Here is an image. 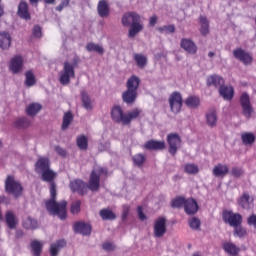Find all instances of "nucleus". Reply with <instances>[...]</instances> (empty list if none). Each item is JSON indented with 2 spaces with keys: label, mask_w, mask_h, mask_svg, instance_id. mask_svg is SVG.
<instances>
[{
  "label": "nucleus",
  "mask_w": 256,
  "mask_h": 256,
  "mask_svg": "<svg viewBox=\"0 0 256 256\" xmlns=\"http://www.w3.org/2000/svg\"><path fill=\"white\" fill-rule=\"evenodd\" d=\"M42 181L50 183V199L46 200L45 207L50 215H57L61 221L67 219V201L62 200L57 202V185L55 184V177L57 173L48 169L44 172H40Z\"/></svg>",
  "instance_id": "nucleus-1"
},
{
  "label": "nucleus",
  "mask_w": 256,
  "mask_h": 256,
  "mask_svg": "<svg viewBox=\"0 0 256 256\" xmlns=\"http://www.w3.org/2000/svg\"><path fill=\"white\" fill-rule=\"evenodd\" d=\"M109 169L99 166L94 168L90 173L88 185L81 179H76L70 182V189L72 193H78V195H87V189L90 191H99L101 187V177H108Z\"/></svg>",
  "instance_id": "nucleus-2"
},
{
  "label": "nucleus",
  "mask_w": 256,
  "mask_h": 256,
  "mask_svg": "<svg viewBox=\"0 0 256 256\" xmlns=\"http://www.w3.org/2000/svg\"><path fill=\"white\" fill-rule=\"evenodd\" d=\"M141 113H143V110L139 108H134L133 110L125 113L121 106L114 105L111 108L110 115L114 123H118L120 125H123L124 127H130L132 121H135V119H139V117H141Z\"/></svg>",
  "instance_id": "nucleus-3"
},
{
  "label": "nucleus",
  "mask_w": 256,
  "mask_h": 256,
  "mask_svg": "<svg viewBox=\"0 0 256 256\" xmlns=\"http://www.w3.org/2000/svg\"><path fill=\"white\" fill-rule=\"evenodd\" d=\"M122 25H124V27H130L128 35L131 39L141 33L143 29L141 16L136 12L125 13L122 17Z\"/></svg>",
  "instance_id": "nucleus-4"
},
{
  "label": "nucleus",
  "mask_w": 256,
  "mask_h": 256,
  "mask_svg": "<svg viewBox=\"0 0 256 256\" xmlns=\"http://www.w3.org/2000/svg\"><path fill=\"white\" fill-rule=\"evenodd\" d=\"M141 85V79L139 76L132 75L126 82V91L122 93V100L127 105H132L134 101H137V91Z\"/></svg>",
  "instance_id": "nucleus-5"
},
{
  "label": "nucleus",
  "mask_w": 256,
  "mask_h": 256,
  "mask_svg": "<svg viewBox=\"0 0 256 256\" xmlns=\"http://www.w3.org/2000/svg\"><path fill=\"white\" fill-rule=\"evenodd\" d=\"M5 191L14 197H21L23 195V186L21 182L15 180V177L9 175L5 180Z\"/></svg>",
  "instance_id": "nucleus-6"
},
{
  "label": "nucleus",
  "mask_w": 256,
  "mask_h": 256,
  "mask_svg": "<svg viewBox=\"0 0 256 256\" xmlns=\"http://www.w3.org/2000/svg\"><path fill=\"white\" fill-rule=\"evenodd\" d=\"M75 78V64L64 62L63 69L60 71L59 81L61 85H69L71 79Z\"/></svg>",
  "instance_id": "nucleus-7"
},
{
  "label": "nucleus",
  "mask_w": 256,
  "mask_h": 256,
  "mask_svg": "<svg viewBox=\"0 0 256 256\" xmlns=\"http://www.w3.org/2000/svg\"><path fill=\"white\" fill-rule=\"evenodd\" d=\"M222 219L224 223H227L230 227H239V225L243 223V216L231 210H223Z\"/></svg>",
  "instance_id": "nucleus-8"
},
{
  "label": "nucleus",
  "mask_w": 256,
  "mask_h": 256,
  "mask_svg": "<svg viewBox=\"0 0 256 256\" xmlns=\"http://www.w3.org/2000/svg\"><path fill=\"white\" fill-rule=\"evenodd\" d=\"M168 102L172 113H181V109L183 108V96L180 92H172L168 98Z\"/></svg>",
  "instance_id": "nucleus-9"
},
{
  "label": "nucleus",
  "mask_w": 256,
  "mask_h": 256,
  "mask_svg": "<svg viewBox=\"0 0 256 256\" xmlns=\"http://www.w3.org/2000/svg\"><path fill=\"white\" fill-rule=\"evenodd\" d=\"M167 143L169 145L168 152L172 157H175L177 155V151L179 150V147H181V136L177 133H170L167 135Z\"/></svg>",
  "instance_id": "nucleus-10"
},
{
  "label": "nucleus",
  "mask_w": 256,
  "mask_h": 256,
  "mask_svg": "<svg viewBox=\"0 0 256 256\" xmlns=\"http://www.w3.org/2000/svg\"><path fill=\"white\" fill-rule=\"evenodd\" d=\"M240 105L242 107V114L246 119H249L251 115H253L254 110L253 106L251 105V98L247 92H243L240 96Z\"/></svg>",
  "instance_id": "nucleus-11"
},
{
  "label": "nucleus",
  "mask_w": 256,
  "mask_h": 256,
  "mask_svg": "<svg viewBox=\"0 0 256 256\" xmlns=\"http://www.w3.org/2000/svg\"><path fill=\"white\" fill-rule=\"evenodd\" d=\"M153 233L154 237L158 239L167 233V219L165 217H159L154 221Z\"/></svg>",
  "instance_id": "nucleus-12"
},
{
  "label": "nucleus",
  "mask_w": 256,
  "mask_h": 256,
  "mask_svg": "<svg viewBox=\"0 0 256 256\" xmlns=\"http://www.w3.org/2000/svg\"><path fill=\"white\" fill-rule=\"evenodd\" d=\"M233 57L243 63V65H252L253 64V55L245 51L243 48H236L233 50Z\"/></svg>",
  "instance_id": "nucleus-13"
},
{
  "label": "nucleus",
  "mask_w": 256,
  "mask_h": 256,
  "mask_svg": "<svg viewBox=\"0 0 256 256\" xmlns=\"http://www.w3.org/2000/svg\"><path fill=\"white\" fill-rule=\"evenodd\" d=\"M147 151H163L165 150L166 144L164 140H148L143 145Z\"/></svg>",
  "instance_id": "nucleus-14"
},
{
  "label": "nucleus",
  "mask_w": 256,
  "mask_h": 256,
  "mask_svg": "<svg viewBox=\"0 0 256 256\" xmlns=\"http://www.w3.org/2000/svg\"><path fill=\"white\" fill-rule=\"evenodd\" d=\"M10 71L16 75L23 69V56L16 55L10 60L9 64Z\"/></svg>",
  "instance_id": "nucleus-15"
},
{
  "label": "nucleus",
  "mask_w": 256,
  "mask_h": 256,
  "mask_svg": "<svg viewBox=\"0 0 256 256\" xmlns=\"http://www.w3.org/2000/svg\"><path fill=\"white\" fill-rule=\"evenodd\" d=\"M17 15L20 19H24L25 21H31V13L29 12V4L25 1H20L18 4Z\"/></svg>",
  "instance_id": "nucleus-16"
},
{
  "label": "nucleus",
  "mask_w": 256,
  "mask_h": 256,
  "mask_svg": "<svg viewBox=\"0 0 256 256\" xmlns=\"http://www.w3.org/2000/svg\"><path fill=\"white\" fill-rule=\"evenodd\" d=\"M5 221L8 229H17V225H19V218H17V215H15L13 210L6 211Z\"/></svg>",
  "instance_id": "nucleus-17"
},
{
  "label": "nucleus",
  "mask_w": 256,
  "mask_h": 256,
  "mask_svg": "<svg viewBox=\"0 0 256 256\" xmlns=\"http://www.w3.org/2000/svg\"><path fill=\"white\" fill-rule=\"evenodd\" d=\"M51 169V161L47 157H40L35 164L36 173H43L44 171H48Z\"/></svg>",
  "instance_id": "nucleus-18"
},
{
  "label": "nucleus",
  "mask_w": 256,
  "mask_h": 256,
  "mask_svg": "<svg viewBox=\"0 0 256 256\" xmlns=\"http://www.w3.org/2000/svg\"><path fill=\"white\" fill-rule=\"evenodd\" d=\"M180 46L184 51L190 53V55H195L197 53V45L191 39L183 38L180 42Z\"/></svg>",
  "instance_id": "nucleus-19"
},
{
  "label": "nucleus",
  "mask_w": 256,
  "mask_h": 256,
  "mask_svg": "<svg viewBox=\"0 0 256 256\" xmlns=\"http://www.w3.org/2000/svg\"><path fill=\"white\" fill-rule=\"evenodd\" d=\"M184 210L187 215H195L199 211V204L193 198L186 199Z\"/></svg>",
  "instance_id": "nucleus-20"
},
{
  "label": "nucleus",
  "mask_w": 256,
  "mask_h": 256,
  "mask_svg": "<svg viewBox=\"0 0 256 256\" xmlns=\"http://www.w3.org/2000/svg\"><path fill=\"white\" fill-rule=\"evenodd\" d=\"M254 198L249 195V192H243L242 196L238 200V204L242 209H251L253 205Z\"/></svg>",
  "instance_id": "nucleus-21"
},
{
  "label": "nucleus",
  "mask_w": 256,
  "mask_h": 256,
  "mask_svg": "<svg viewBox=\"0 0 256 256\" xmlns=\"http://www.w3.org/2000/svg\"><path fill=\"white\" fill-rule=\"evenodd\" d=\"M75 233H80V235H91V224L84 222H76L73 226Z\"/></svg>",
  "instance_id": "nucleus-22"
},
{
  "label": "nucleus",
  "mask_w": 256,
  "mask_h": 256,
  "mask_svg": "<svg viewBox=\"0 0 256 256\" xmlns=\"http://www.w3.org/2000/svg\"><path fill=\"white\" fill-rule=\"evenodd\" d=\"M11 34L7 31L0 32V49L7 50L11 47Z\"/></svg>",
  "instance_id": "nucleus-23"
},
{
  "label": "nucleus",
  "mask_w": 256,
  "mask_h": 256,
  "mask_svg": "<svg viewBox=\"0 0 256 256\" xmlns=\"http://www.w3.org/2000/svg\"><path fill=\"white\" fill-rule=\"evenodd\" d=\"M97 12L99 17H102L103 19L108 17L110 13L109 2H107V0H100L97 6Z\"/></svg>",
  "instance_id": "nucleus-24"
},
{
  "label": "nucleus",
  "mask_w": 256,
  "mask_h": 256,
  "mask_svg": "<svg viewBox=\"0 0 256 256\" xmlns=\"http://www.w3.org/2000/svg\"><path fill=\"white\" fill-rule=\"evenodd\" d=\"M219 93L221 97H223V99H225L226 101H231V99H233L235 95V90L233 89L232 86L222 85L219 88Z\"/></svg>",
  "instance_id": "nucleus-25"
},
{
  "label": "nucleus",
  "mask_w": 256,
  "mask_h": 256,
  "mask_svg": "<svg viewBox=\"0 0 256 256\" xmlns=\"http://www.w3.org/2000/svg\"><path fill=\"white\" fill-rule=\"evenodd\" d=\"M211 85H213L214 87H219V89H221V87L225 85V80L219 75H211L207 78V86L211 87Z\"/></svg>",
  "instance_id": "nucleus-26"
},
{
  "label": "nucleus",
  "mask_w": 256,
  "mask_h": 256,
  "mask_svg": "<svg viewBox=\"0 0 256 256\" xmlns=\"http://www.w3.org/2000/svg\"><path fill=\"white\" fill-rule=\"evenodd\" d=\"M212 173L214 177H225L229 173V166L227 164L219 163L214 166Z\"/></svg>",
  "instance_id": "nucleus-27"
},
{
  "label": "nucleus",
  "mask_w": 256,
  "mask_h": 256,
  "mask_svg": "<svg viewBox=\"0 0 256 256\" xmlns=\"http://www.w3.org/2000/svg\"><path fill=\"white\" fill-rule=\"evenodd\" d=\"M222 248L225 253L231 256L239 255V251H241L239 247H237V245H235L233 242H224L222 244Z\"/></svg>",
  "instance_id": "nucleus-28"
},
{
  "label": "nucleus",
  "mask_w": 256,
  "mask_h": 256,
  "mask_svg": "<svg viewBox=\"0 0 256 256\" xmlns=\"http://www.w3.org/2000/svg\"><path fill=\"white\" fill-rule=\"evenodd\" d=\"M184 103L189 109H197L201 105V99L199 96H188Z\"/></svg>",
  "instance_id": "nucleus-29"
},
{
  "label": "nucleus",
  "mask_w": 256,
  "mask_h": 256,
  "mask_svg": "<svg viewBox=\"0 0 256 256\" xmlns=\"http://www.w3.org/2000/svg\"><path fill=\"white\" fill-rule=\"evenodd\" d=\"M99 215L103 221H115L117 219V215L109 208L100 210Z\"/></svg>",
  "instance_id": "nucleus-30"
},
{
  "label": "nucleus",
  "mask_w": 256,
  "mask_h": 256,
  "mask_svg": "<svg viewBox=\"0 0 256 256\" xmlns=\"http://www.w3.org/2000/svg\"><path fill=\"white\" fill-rule=\"evenodd\" d=\"M14 127L16 129H29L31 127V120L27 117H21L14 121Z\"/></svg>",
  "instance_id": "nucleus-31"
},
{
  "label": "nucleus",
  "mask_w": 256,
  "mask_h": 256,
  "mask_svg": "<svg viewBox=\"0 0 256 256\" xmlns=\"http://www.w3.org/2000/svg\"><path fill=\"white\" fill-rule=\"evenodd\" d=\"M76 144L80 151H87L89 149V139L85 135H80L76 138Z\"/></svg>",
  "instance_id": "nucleus-32"
},
{
  "label": "nucleus",
  "mask_w": 256,
  "mask_h": 256,
  "mask_svg": "<svg viewBox=\"0 0 256 256\" xmlns=\"http://www.w3.org/2000/svg\"><path fill=\"white\" fill-rule=\"evenodd\" d=\"M133 59L139 69H145L147 67V56L135 53Z\"/></svg>",
  "instance_id": "nucleus-33"
},
{
  "label": "nucleus",
  "mask_w": 256,
  "mask_h": 256,
  "mask_svg": "<svg viewBox=\"0 0 256 256\" xmlns=\"http://www.w3.org/2000/svg\"><path fill=\"white\" fill-rule=\"evenodd\" d=\"M67 245V242L65 240H58L56 243L51 244L50 246V255L51 256H57L60 249H63Z\"/></svg>",
  "instance_id": "nucleus-34"
},
{
  "label": "nucleus",
  "mask_w": 256,
  "mask_h": 256,
  "mask_svg": "<svg viewBox=\"0 0 256 256\" xmlns=\"http://www.w3.org/2000/svg\"><path fill=\"white\" fill-rule=\"evenodd\" d=\"M200 33L203 37L209 35V20L205 16H200Z\"/></svg>",
  "instance_id": "nucleus-35"
},
{
  "label": "nucleus",
  "mask_w": 256,
  "mask_h": 256,
  "mask_svg": "<svg viewBox=\"0 0 256 256\" xmlns=\"http://www.w3.org/2000/svg\"><path fill=\"white\" fill-rule=\"evenodd\" d=\"M43 107L39 103H32L26 108V114L29 115V117H35L39 111H41Z\"/></svg>",
  "instance_id": "nucleus-36"
},
{
  "label": "nucleus",
  "mask_w": 256,
  "mask_h": 256,
  "mask_svg": "<svg viewBox=\"0 0 256 256\" xmlns=\"http://www.w3.org/2000/svg\"><path fill=\"white\" fill-rule=\"evenodd\" d=\"M30 247L34 256H41V251L43 250V243L39 240H32Z\"/></svg>",
  "instance_id": "nucleus-37"
},
{
  "label": "nucleus",
  "mask_w": 256,
  "mask_h": 256,
  "mask_svg": "<svg viewBox=\"0 0 256 256\" xmlns=\"http://www.w3.org/2000/svg\"><path fill=\"white\" fill-rule=\"evenodd\" d=\"M71 123H73V113H71V111L65 112L61 126L62 131H66V129H69Z\"/></svg>",
  "instance_id": "nucleus-38"
},
{
  "label": "nucleus",
  "mask_w": 256,
  "mask_h": 256,
  "mask_svg": "<svg viewBox=\"0 0 256 256\" xmlns=\"http://www.w3.org/2000/svg\"><path fill=\"white\" fill-rule=\"evenodd\" d=\"M86 50L89 53H92L94 51V53H98V55H103V53H105V49H103V46L95 44L93 42H90L86 45Z\"/></svg>",
  "instance_id": "nucleus-39"
},
{
  "label": "nucleus",
  "mask_w": 256,
  "mask_h": 256,
  "mask_svg": "<svg viewBox=\"0 0 256 256\" xmlns=\"http://www.w3.org/2000/svg\"><path fill=\"white\" fill-rule=\"evenodd\" d=\"M206 122L209 127L217 125V112L215 110H211L206 114Z\"/></svg>",
  "instance_id": "nucleus-40"
},
{
  "label": "nucleus",
  "mask_w": 256,
  "mask_h": 256,
  "mask_svg": "<svg viewBox=\"0 0 256 256\" xmlns=\"http://www.w3.org/2000/svg\"><path fill=\"white\" fill-rule=\"evenodd\" d=\"M243 145H253L255 143V134L251 132H244L241 134Z\"/></svg>",
  "instance_id": "nucleus-41"
},
{
  "label": "nucleus",
  "mask_w": 256,
  "mask_h": 256,
  "mask_svg": "<svg viewBox=\"0 0 256 256\" xmlns=\"http://www.w3.org/2000/svg\"><path fill=\"white\" fill-rule=\"evenodd\" d=\"M187 199H185V197L183 196H177L176 198H174L171 201V207L173 209H179L181 207H185V203H186Z\"/></svg>",
  "instance_id": "nucleus-42"
},
{
  "label": "nucleus",
  "mask_w": 256,
  "mask_h": 256,
  "mask_svg": "<svg viewBox=\"0 0 256 256\" xmlns=\"http://www.w3.org/2000/svg\"><path fill=\"white\" fill-rule=\"evenodd\" d=\"M81 99L83 107L86 108L87 111H91L93 109V106L91 105V98L89 97V94H87L85 91H82Z\"/></svg>",
  "instance_id": "nucleus-43"
},
{
  "label": "nucleus",
  "mask_w": 256,
  "mask_h": 256,
  "mask_svg": "<svg viewBox=\"0 0 256 256\" xmlns=\"http://www.w3.org/2000/svg\"><path fill=\"white\" fill-rule=\"evenodd\" d=\"M22 225L24 229H37L39 227L37 220L31 217H28L26 220H24Z\"/></svg>",
  "instance_id": "nucleus-44"
},
{
  "label": "nucleus",
  "mask_w": 256,
  "mask_h": 256,
  "mask_svg": "<svg viewBox=\"0 0 256 256\" xmlns=\"http://www.w3.org/2000/svg\"><path fill=\"white\" fill-rule=\"evenodd\" d=\"M25 85L26 87H33L35 83H37V80H35V74H33V71L29 70L25 73Z\"/></svg>",
  "instance_id": "nucleus-45"
},
{
  "label": "nucleus",
  "mask_w": 256,
  "mask_h": 256,
  "mask_svg": "<svg viewBox=\"0 0 256 256\" xmlns=\"http://www.w3.org/2000/svg\"><path fill=\"white\" fill-rule=\"evenodd\" d=\"M146 157L142 153H138L132 157V161L136 167H141L146 161Z\"/></svg>",
  "instance_id": "nucleus-46"
},
{
  "label": "nucleus",
  "mask_w": 256,
  "mask_h": 256,
  "mask_svg": "<svg viewBox=\"0 0 256 256\" xmlns=\"http://www.w3.org/2000/svg\"><path fill=\"white\" fill-rule=\"evenodd\" d=\"M184 171L188 175H197V173H199V166L196 164H186L184 166Z\"/></svg>",
  "instance_id": "nucleus-47"
},
{
  "label": "nucleus",
  "mask_w": 256,
  "mask_h": 256,
  "mask_svg": "<svg viewBox=\"0 0 256 256\" xmlns=\"http://www.w3.org/2000/svg\"><path fill=\"white\" fill-rule=\"evenodd\" d=\"M234 235L243 239V237H247V229L243 228L241 225L234 226Z\"/></svg>",
  "instance_id": "nucleus-48"
},
{
  "label": "nucleus",
  "mask_w": 256,
  "mask_h": 256,
  "mask_svg": "<svg viewBox=\"0 0 256 256\" xmlns=\"http://www.w3.org/2000/svg\"><path fill=\"white\" fill-rule=\"evenodd\" d=\"M244 174H245V170H243L242 167H232V169H231V175H232V177H235L236 179L243 177Z\"/></svg>",
  "instance_id": "nucleus-49"
},
{
  "label": "nucleus",
  "mask_w": 256,
  "mask_h": 256,
  "mask_svg": "<svg viewBox=\"0 0 256 256\" xmlns=\"http://www.w3.org/2000/svg\"><path fill=\"white\" fill-rule=\"evenodd\" d=\"M81 211V201H75L72 203L71 208H70V213H72V215H77V213H80Z\"/></svg>",
  "instance_id": "nucleus-50"
},
{
  "label": "nucleus",
  "mask_w": 256,
  "mask_h": 256,
  "mask_svg": "<svg viewBox=\"0 0 256 256\" xmlns=\"http://www.w3.org/2000/svg\"><path fill=\"white\" fill-rule=\"evenodd\" d=\"M157 31H159V33H175V25L158 27Z\"/></svg>",
  "instance_id": "nucleus-51"
},
{
  "label": "nucleus",
  "mask_w": 256,
  "mask_h": 256,
  "mask_svg": "<svg viewBox=\"0 0 256 256\" xmlns=\"http://www.w3.org/2000/svg\"><path fill=\"white\" fill-rule=\"evenodd\" d=\"M189 223V227L190 229H194V230H197V229H200L201 227V220H199L198 218H192L188 221Z\"/></svg>",
  "instance_id": "nucleus-52"
},
{
  "label": "nucleus",
  "mask_w": 256,
  "mask_h": 256,
  "mask_svg": "<svg viewBox=\"0 0 256 256\" xmlns=\"http://www.w3.org/2000/svg\"><path fill=\"white\" fill-rule=\"evenodd\" d=\"M130 211H131V207H129V205H124L123 206L122 216H121L122 221H127V217H129Z\"/></svg>",
  "instance_id": "nucleus-53"
},
{
  "label": "nucleus",
  "mask_w": 256,
  "mask_h": 256,
  "mask_svg": "<svg viewBox=\"0 0 256 256\" xmlns=\"http://www.w3.org/2000/svg\"><path fill=\"white\" fill-rule=\"evenodd\" d=\"M33 35L37 39H41V37H43V32H42V29H41V27L39 25L34 26V28H33Z\"/></svg>",
  "instance_id": "nucleus-54"
},
{
  "label": "nucleus",
  "mask_w": 256,
  "mask_h": 256,
  "mask_svg": "<svg viewBox=\"0 0 256 256\" xmlns=\"http://www.w3.org/2000/svg\"><path fill=\"white\" fill-rule=\"evenodd\" d=\"M247 224L250 227H253L254 229H256V214H252L247 218Z\"/></svg>",
  "instance_id": "nucleus-55"
},
{
  "label": "nucleus",
  "mask_w": 256,
  "mask_h": 256,
  "mask_svg": "<svg viewBox=\"0 0 256 256\" xmlns=\"http://www.w3.org/2000/svg\"><path fill=\"white\" fill-rule=\"evenodd\" d=\"M71 0H62L61 3L56 7V11H63L65 7H69Z\"/></svg>",
  "instance_id": "nucleus-56"
},
{
  "label": "nucleus",
  "mask_w": 256,
  "mask_h": 256,
  "mask_svg": "<svg viewBox=\"0 0 256 256\" xmlns=\"http://www.w3.org/2000/svg\"><path fill=\"white\" fill-rule=\"evenodd\" d=\"M137 213H138V217H139L140 221H145V219H147V215H145V213H143L142 206L137 207Z\"/></svg>",
  "instance_id": "nucleus-57"
},
{
  "label": "nucleus",
  "mask_w": 256,
  "mask_h": 256,
  "mask_svg": "<svg viewBox=\"0 0 256 256\" xmlns=\"http://www.w3.org/2000/svg\"><path fill=\"white\" fill-rule=\"evenodd\" d=\"M104 251H113L115 249V245L111 242H105L102 245Z\"/></svg>",
  "instance_id": "nucleus-58"
},
{
  "label": "nucleus",
  "mask_w": 256,
  "mask_h": 256,
  "mask_svg": "<svg viewBox=\"0 0 256 256\" xmlns=\"http://www.w3.org/2000/svg\"><path fill=\"white\" fill-rule=\"evenodd\" d=\"M55 151L60 157H67V151L60 146L55 147Z\"/></svg>",
  "instance_id": "nucleus-59"
},
{
  "label": "nucleus",
  "mask_w": 256,
  "mask_h": 256,
  "mask_svg": "<svg viewBox=\"0 0 256 256\" xmlns=\"http://www.w3.org/2000/svg\"><path fill=\"white\" fill-rule=\"evenodd\" d=\"M157 24V15H153L149 20L150 27H155Z\"/></svg>",
  "instance_id": "nucleus-60"
},
{
  "label": "nucleus",
  "mask_w": 256,
  "mask_h": 256,
  "mask_svg": "<svg viewBox=\"0 0 256 256\" xmlns=\"http://www.w3.org/2000/svg\"><path fill=\"white\" fill-rule=\"evenodd\" d=\"M44 3H46L47 5H53V3H55V0H44Z\"/></svg>",
  "instance_id": "nucleus-61"
},
{
  "label": "nucleus",
  "mask_w": 256,
  "mask_h": 256,
  "mask_svg": "<svg viewBox=\"0 0 256 256\" xmlns=\"http://www.w3.org/2000/svg\"><path fill=\"white\" fill-rule=\"evenodd\" d=\"M5 14V10L3 9V6L0 5V17H3Z\"/></svg>",
  "instance_id": "nucleus-62"
},
{
  "label": "nucleus",
  "mask_w": 256,
  "mask_h": 256,
  "mask_svg": "<svg viewBox=\"0 0 256 256\" xmlns=\"http://www.w3.org/2000/svg\"><path fill=\"white\" fill-rule=\"evenodd\" d=\"M29 2L31 3V5H35V3H39V0H29Z\"/></svg>",
  "instance_id": "nucleus-63"
},
{
  "label": "nucleus",
  "mask_w": 256,
  "mask_h": 256,
  "mask_svg": "<svg viewBox=\"0 0 256 256\" xmlns=\"http://www.w3.org/2000/svg\"><path fill=\"white\" fill-rule=\"evenodd\" d=\"M192 256H201V254H199V252H196Z\"/></svg>",
  "instance_id": "nucleus-64"
}]
</instances>
